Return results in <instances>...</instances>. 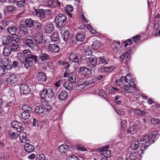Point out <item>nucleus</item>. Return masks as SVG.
<instances>
[{
    "instance_id": "f257e3e1",
    "label": "nucleus",
    "mask_w": 160,
    "mask_h": 160,
    "mask_svg": "<svg viewBox=\"0 0 160 160\" xmlns=\"http://www.w3.org/2000/svg\"><path fill=\"white\" fill-rule=\"evenodd\" d=\"M67 18L64 14H59L55 18L56 27L60 30L64 29L67 23Z\"/></svg>"
},
{
    "instance_id": "f03ea898",
    "label": "nucleus",
    "mask_w": 160,
    "mask_h": 160,
    "mask_svg": "<svg viewBox=\"0 0 160 160\" xmlns=\"http://www.w3.org/2000/svg\"><path fill=\"white\" fill-rule=\"evenodd\" d=\"M155 138L156 136L154 134H152L149 135H146L142 137L140 140L141 144H143L141 148V150L142 151L144 150L146 147L154 142Z\"/></svg>"
},
{
    "instance_id": "7ed1b4c3",
    "label": "nucleus",
    "mask_w": 160,
    "mask_h": 160,
    "mask_svg": "<svg viewBox=\"0 0 160 160\" xmlns=\"http://www.w3.org/2000/svg\"><path fill=\"white\" fill-rule=\"evenodd\" d=\"M50 56L45 53H42L39 55L38 57L34 56V61L36 63L39 65L44 64L45 62L50 59Z\"/></svg>"
},
{
    "instance_id": "20e7f679",
    "label": "nucleus",
    "mask_w": 160,
    "mask_h": 160,
    "mask_svg": "<svg viewBox=\"0 0 160 160\" xmlns=\"http://www.w3.org/2000/svg\"><path fill=\"white\" fill-rule=\"evenodd\" d=\"M99 150L101 154L104 156L101 160H108L107 158L110 157L111 153L110 150L108 149V147H103L100 148Z\"/></svg>"
},
{
    "instance_id": "39448f33",
    "label": "nucleus",
    "mask_w": 160,
    "mask_h": 160,
    "mask_svg": "<svg viewBox=\"0 0 160 160\" xmlns=\"http://www.w3.org/2000/svg\"><path fill=\"white\" fill-rule=\"evenodd\" d=\"M54 94L52 89L50 88L48 89H44L42 90L41 94L42 98H54Z\"/></svg>"
},
{
    "instance_id": "423d86ee",
    "label": "nucleus",
    "mask_w": 160,
    "mask_h": 160,
    "mask_svg": "<svg viewBox=\"0 0 160 160\" xmlns=\"http://www.w3.org/2000/svg\"><path fill=\"white\" fill-rule=\"evenodd\" d=\"M35 12L37 15L39 14L40 18L42 21V24L44 25L45 22L47 21L46 19L44 10L43 9H35Z\"/></svg>"
},
{
    "instance_id": "0eeeda50",
    "label": "nucleus",
    "mask_w": 160,
    "mask_h": 160,
    "mask_svg": "<svg viewBox=\"0 0 160 160\" xmlns=\"http://www.w3.org/2000/svg\"><path fill=\"white\" fill-rule=\"evenodd\" d=\"M136 90V88L131 85H126L121 88V91L123 92H135Z\"/></svg>"
},
{
    "instance_id": "6e6552de",
    "label": "nucleus",
    "mask_w": 160,
    "mask_h": 160,
    "mask_svg": "<svg viewBox=\"0 0 160 160\" xmlns=\"http://www.w3.org/2000/svg\"><path fill=\"white\" fill-rule=\"evenodd\" d=\"M89 63V66L92 71H95L96 65L97 63L96 58L93 56H91L90 57L87 58Z\"/></svg>"
},
{
    "instance_id": "1a4fd4ad",
    "label": "nucleus",
    "mask_w": 160,
    "mask_h": 160,
    "mask_svg": "<svg viewBox=\"0 0 160 160\" xmlns=\"http://www.w3.org/2000/svg\"><path fill=\"white\" fill-rule=\"evenodd\" d=\"M33 59L34 60V56L32 55H30V56L28 57L24 62V67L27 69H28L31 67L32 64V61Z\"/></svg>"
},
{
    "instance_id": "9d476101",
    "label": "nucleus",
    "mask_w": 160,
    "mask_h": 160,
    "mask_svg": "<svg viewBox=\"0 0 160 160\" xmlns=\"http://www.w3.org/2000/svg\"><path fill=\"white\" fill-rule=\"evenodd\" d=\"M21 92L24 94L29 93L30 92V88L26 84H22L19 86Z\"/></svg>"
},
{
    "instance_id": "9b49d317",
    "label": "nucleus",
    "mask_w": 160,
    "mask_h": 160,
    "mask_svg": "<svg viewBox=\"0 0 160 160\" xmlns=\"http://www.w3.org/2000/svg\"><path fill=\"white\" fill-rule=\"evenodd\" d=\"M45 32L47 33H50L53 30L54 28L53 25L52 24L48 23V22H45L44 25Z\"/></svg>"
},
{
    "instance_id": "f8f14e48",
    "label": "nucleus",
    "mask_w": 160,
    "mask_h": 160,
    "mask_svg": "<svg viewBox=\"0 0 160 160\" xmlns=\"http://www.w3.org/2000/svg\"><path fill=\"white\" fill-rule=\"evenodd\" d=\"M80 73L85 76L89 77L92 74L91 71L90 69L84 67L80 68Z\"/></svg>"
},
{
    "instance_id": "ddd939ff",
    "label": "nucleus",
    "mask_w": 160,
    "mask_h": 160,
    "mask_svg": "<svg viewBox=\"0 0 160 160\" xmlns=\"http://www.w3.org/2000/svg\"><path fill=\"white\" fill-rule=\"evenodd\" d=\"M11 126L12 128H16L18 132L21 131L22 128V124L16 121H13L11 123Z\"/></svg>"
},
{
    "instance_id": "4468645a",
    "label": "nucleus",
    "mask_w": 160,
    "mask_h": 160,
    "mask_svg": "<svg viewBox=\"0 0 160 160\" xmlns=\"http://www.w3.org/2000/svg\"><path fill=\"white\" fill-rule=\"evenodd\" d=\"M18 81V78L14 74L10 73L8 77L6 79V82H9L11 83H15Z\"/></svg>"
},
{
    "instance_id": "2eb2a0df",
    "label": "nucleus",
    "mask_w": 160,
    "mask_h": 160,
    "mask_svg": "<svg viewBox=\"0 0 160 160\" xmlns=\"http://www.w3.org/2000/svg\"><path fill=\"white\" fill-rule=\"evenodd\" d=\"M48 48L50 51L54 53H58L60 49L59 46L56 44L50 45Z\"/></svg>"
},
{
    "instance_id": "dca6fc26",
    "label": "nucleus",
    "mask_w": 160,
    "mask_h": 160,
    "mask_svg": "<svg viewBox=\"0 0 160 160\" xmlns=\"http://www.w3.org/2000/svg\"><path fill=\"white\" fill-rule=\"evenodd\" d=\"M36 77L37 80L40 82L45 81L47 80V77L45 73L42 72L38 73Z\"/></svg>"
},
{
    "instance_id": "f3484780",
    "label": "nucleus",
    "mask_w": 160,
    "mask_h": 160,
    "mask_svg": "<svg viewBox=\"0 0 160 160\" xmlns=\"http://www.w3.org/2000/svg\"><path fill=\"white\" fill-rule=\"evenodd\" d=\"M19 139L21 142L25 143L29 142V140L28 138L26 137V133L23 132L20 133Z\"/></svg>"
},
{
    "instance_id": "a211bd4d",
    "label": "nucleus",
    "mask_w": 160,
    "mask_h": 160,
    "mask_svg": "<svg viewBox=\"0 0 160 160\" xmlns=\"http://www.w3.org/2000/svg\"><path fill=\"white\" fill-rule=\"evenodd\" d=\"M130 50H128L126 52L123 53L122 55L120 57V62H122L123 61L125 58V57L126 56V61H128L130 59L131 55L130 52Z\"/></svg>"
},
{
    "instance_id": "6ab92c4d",
    "label": "nucleus",
    "mask_w": 160,
    "mask_h": 160,
    "mask_svg": "<svg viewBox=\"0 0 160 160\" xmlns=\"http://www.w3.org/2000/svg\"><path fill=\"white\" fill-rule=\"evenodd\" d=\"M23 41L24 43L29 48H32L34 46V43L31 39L25 38Z\"/></svg>"
},
{
    "instance_id": "aec40b11",
    "label": "nucleus",
    "mask_w": 160,
    "mask_h": 160,
    "mask_svg": "<svg viewBox=\"0 0 160 160\" xmlns=\"http://www.w3.org/2000/svg\"><path fill=\"white\" fill-rule=\"evenodd\" d=\"M43 40V35L41 33H38L35 35L34 40L38 44L42 43Z\"/></svg>"
},
{
    "instance_id": "412c9836",
    "label": "nucleus",
    "mask_w": 160,
    "mask_h": 160,
    "mask_svg": "<svg viewBox=\"0 0 160 160\" xmlns=\"http://www.w3.org/2000/svg\"><path fill=\"white\" fill-rule=\"evenodd\" d=\"M24 145V148L26 152L28 153L32 152L34 150V147L32 145L30 144L29 142L25 143Z\"/></svg>"
},
{
    "instance_id": "4be33fe9",
    "label": "nucleus",
    "mask_w": 160,
    "mask_h": 160,
    "mask_svg": "<svg viewBox=\"0 0 160 160\" xmlns=\"http://www.w3.org/2000/svg\"><path fill=\"white\" fill-rule=\"evenodd\" d=\"M17 28L14 25H11L7 28L8 32L11 35H15Z\"/></svg>"
},
{
    "instance_id": "5701e85b",
    "label": "nucleus",
    "mask_w": 160,
    "mask_h": 160,
    "mask_svg": "<svg viewBox=\"0 0 160 160\" xmlns=\"http://www.w3.org/2000/svg\"><path fill=\"white\" fill-rule=\"evenodd\" d=\"M28 27L25 26V25H21L19 27L20 31L24 35H27L29 34V29Z\"/></svg>"
},
{
    "instance_id": "b1692460",
    "label": "nucleus",
    "mask_w": 160,
    "mask_h": 160,
    "mask_svg": "<svg viewBox=\"0 0 160 160\" xmlns=\"http://www.w3.org/2000/svg\"><path fill=\"white\" fill-rule=\"evenodd\" d=\"M69 149L68 145L62 144L58 147V150L61 153H65Z\"/></svg>"
},
{
    "instance_id": "393cba45",
    "label": "nucleus",
    "mask_w": 160,
    "mask_h": 160,
    "mask_svg": "<svg viewBox=\"0 0 160 160\" xmlns=\"http://www.w3.org/2000/svg\"><path fill=\"white\" fill-rule=\"evenodd\" d=\"M8 136L9 138L11 140H15L18 137V134L17 132L8 131Z\"/></svg>"
},
{
    "instance_id": "a878e982",
    "label": "nucleus",
    "mask_w": 160,
    "mask_h": 160,
    "mask_svg": "<svg viewBox=\"0 0 160 160\" xmlns=\"http://www.w3.org/2000/svg\"><path fill=\"white\" fill-rule=\"evenodd\" d=\"M28 56L24 55V54L22 53H18L17 57L19 61L21 62V63L23 64L24 62L27 59Z\"/></svg>"
},
{
    "instance_id": "bb28decb",
    "label": "nucleus",
    "mask_w": 160,
    "mask_h": 160,
    "mask_svg": "<svg viewBox=\"0 0 160 160\" xmlns=\"http://www.w3.org/2000/svg\"><path fill=\"white\" fill-rule=\"evenodd\" d=\"M11 37L8 36L3 39L2 41V44L4 46L9 45L12 42Z\"/></svg>"
},
{
    "instance_id": "cd10ccee",
    "label": "nucleus",
    "mask_w": 160,
    "mask_h": 160,
    "mask_svg": "<svg viewBox=\"0 0 160 160\" xmlns=\"http://www.w3.org/2000/svg\"><path fill=\"white\" fill-rule=\"evenodd\" d=\"M34 21L31 18H27L25 21L26 26L28 28H31L34 25Z\"/></svg>"
},
{
    "instance_id": "c85d7f7f",
    "label": "nucleus",
    "mask_w": 160,
    "mask_h": 160,
    "mask_svg": "<svg viewBox=\"0 0 160 160\" xmlns=\"http://www.w3.org/2000/svg\"><path fill=\"white\" fill-rule=\"evenodd\" d=\"M85 36L82 33H78L75 36V38L78 41L82 42L85 39Z\"/></svg>"
},
{
    "instance_id": "c756f323",
    "label": "nucleus",
    "mask_w": 160,
    "mask_h": 160,
    "mask_svg": "<svg viewBox=\"0 0 160 160\" xmlns=\"http://www.w3.org/2000/svg\"><path fill=\"white\" fill-rule=\"evenodd\" d=\"M69 81L72 83H75L76 82L75 74L73 72H71L68 75Z\"/></svg>"
},
{
    "instance_id": "7c9ffc66",
    "label": "nucleus",
    "mask_w": 160,
    "mask_h": 160,
    "mask_svg": "<svg viewBox=\"0 0 160 160\" xmlns=\"http://www.w3.org/2000/svg\"><path fill=\"white\" fill-rule=\"evenodd\" d=\"M16 5L19 7H23L25 5V0H14Z\"/></svg>"
},
{
    "instance_id": "2f4dec72",
    "label": "nucleus",
    "mask_w": 160,
    "mask_h": 160,
    "mask_svg": "<svg viewBox=\"0 0 160 160\" xmlns=\"http://www.w3.org/2000/svg\"><path fill=\"white\" fill-rule=\"evenodd\" d=\"M68 93L65 91H62L58 95V98L61 100H63L67 97Z\"/></svg>"
},
{
    "instance_id": "473e14b6",
    "label": "nucleus",
    "mask_w": 160,
    "mask_h": 160,
    "mask_svg": "<svg viewBox=\"0 0 160 160\" xmlns=\"http://www.w3.org/2000/svg\"><path fill=\"white\" fill-rule=\"evenodd\" d=\"M59 38V34L54 32L51 36V39L52 41L56 42L58 41Z\"/></svg>"
},
{
    "instance_id": "72a5a7b5",
    "label": "nucleus",
    "mask_w": 160,
    "mask_h": 160,
    "mask_svg": "<svg viewBox=\"0 0 160 160\" xmlns=\"http://www.w3.org/2000/svg\"><path fill=\"white\" fill-rule=\"evenodd\" d=\"M12 52L10 47L9 46H7L4 48L3 53L4 55L8 56Z\"/></svg>"
},
{
    "instance_id": "f704fd0d",
    "label": "nucleus",
    "mask_w": 160,
    "mask_h": 160,
    "mask_svg": "<svg viewBox=\"0 0 160 160\" xmlns=\"http://www.w3.org/2000/svg\"><path fill=\"white\" fill-rule=\"evenodd\" d=\"M70 59L74 62H78L79 59L76 54L75 53H71L70 55Z\"/></svg>"
},
{
    "instance_id": "c9c22d12",
    "label": "nucleus",
    "mask_w": 160,
    "mask_h": 160,
    "mask_svg": "<svg viewBox=\"0 0 160 160\" xmlns=\"http://www.w3.org/2000/svg\"><path fill=\"white\" fill-rule=\"evenodd\" d=\"M10 45V46H8L10 47L11 50L13 52L17 50L19 47V44L16 43L11 42Z\"/></svg>"
},
{
    "instance_id": "e433bc0d",
    "label": "nucleus",
    "mask_w": 160,
    "mask_h": 160,
    "mask_svg": "<svg viewBox=\"0 0 160 160\" xmlns=\"http://www.w3.org/2000/svg\"><path fill=\"white\" fill-rule=\"evenodd\" d=\"M102 45L101 43L99 41L96 40L92 44V47L95 49H97L100 48Z\"/></svg>"
},
{
    "instance_id": "4c0bfd02",
    "label": "nucleus",
    "mask_w": 160,
    "mask_h": 160,
    "mask_svg": "<svg viewBox=\"0 0 160 160\" xmlns=\"http://www.w3.org/2000/svg\"><path fill=\"white\" fill-rule=\"evenodd\" d=\"M44 109L43 106H38L35 108V112L39 114H41L44 112Z\"/></svg>"
},
{
    "instance_id": "58836bf2",
    "label": "nucleus",
    "mask_w": 160,
    "mask_h": 160,
    "mask_svg": "<svg viewBox=\"0 0 160 160\" xmlns=\"http://www.w3.org/2000/svg\"><path fill=\"white\" fill-rule=\"evenodd\" d=\"M63 86L65 87L66 89L70 90L73 88L72 84L69 82H66L63 84Z\"/></svg>"
},
{
    "instance_id": "ea45409f",
    "label": "nucleus",
    "mask_w": 160,
    "mask_h": 160,
    "mask_svg": "<svg viewBox=\"0 0 160 160\" xmlns=\"http://www.w3.org/2000/svg\"><path fill=\"white\" fill-rule=\"evenodd\" d=\"M140 142L139 140H137L136 141H135L133 142L132 143L131 147L132 148V149L134 150L136 149L138 147Z\"/></svg>"
},
{
    "instance_id": "a19ab883",
    "label": "nucleus",
    "mask_w": 160,
    "mask_h": 160,
    "mask_svg": "<svg viewBox=\"0 0 160 160\" xmlns=\"http://www.w3.org/2000/svg\"><path fill=\"white\" fill-rule=\"evenodd\" d=\"M22 108L23 111L28 112L31 113L32 110V108L28 105H25L22 107Z\"/></svg>"
},
{
    "instance_id": "79ce46f5",
    "label": "nucleus",
    "mask_w": 160,
    "mask_h": 160,
    "mask_svg": "<svg viewBox=\"0 0 160 160\" xmlns=\"http://www.w3.org/2000/svg\"><path fill=\"white\" fill-rule=\"evenodd\" d=\"M32 125L33 126L39 127V128H41L40 122L35 118L33 119Z\"/></svg>"
},
{
    "instance_id": "37998d69",
    "label": "nucleus",
    "mask_w": 160,
    "mask_h": 160,
    "mask_svg": "<svg viewBox=\"0 0 160 160\" xmlns=\"http://www.w3.org/2000/svg\"><path fill=\"white\" fill-rule=\"evenodd\" d=\"M30 113L23 111L21 114L22 118L24 119H27L29 118L30 117Z\"/></svg>"
},
{
    "instance_id": "c03bdc74",
    "label": "nucleus",
    "mask_w": 160,
    "mask_h": 160,
    "mask_svg": "<svg viewBox=\"0 0 160 160\" xmlns=\"http://www.w3.org/2000/svg\"><path fill=\"white\" fill-rule=\"evenodd\" d=\"M69 32L68 30H67L64 32L62 35V37L63 39L65 41H66L68 39H69Z\"/></svg>"
},
{
    "instance_id": "a18cd8bd",
    "label": "nucleus",
    "mask_w": 160,
    "mask_h": 160,
    "mask_svg": "<svg viewBox=\"0 0 160 160\" xmlns=\"http://www.w3.org/2000/svg\"><path fill=\"white\" fill-rule=\"evenodd\" d=\"M115 67L113 66H111L108 67H105L103 68H102L101 70L102 72H109L115 69Z\"/></svg>"
},
{
    "instance_id": "49530a36",
    "label": "nucleus",
    "mask_w": 160,
    "mask_h": 160,
    "mask_svg": "<svg viewBox=\"0 0 160 160\" xmlns=\"http://www.w3.org/2000/svg\"><path fill=\"white\" fill-rule=\"evenodd\" d=\"M14 35V36H13L12 38L11 37V40L12 41V42H13L14 43H18V44H19V42L20 39L19 38V37L17 35Z\"/></svg>"
},
{
    "instance_id": "de8ad7c7",
    "label": "nucleus",
    "mask_w": 160,
    "mask_h": 160,
    "mask_svg": "<svg viewBox=\"0 0 160 160\" xmlns=\"http://www.w3.org/2000/svg\"><path fill=\"white\" fill-rule=\"evenodd\" d=\"M99 64H102L104 65L107 64L108 62L107 61L105 60V58L102 57H99Z\"/></svg>"
},
{
    "instance_id": "09e8293b",
    "label": "nucleus",
    "mask_w": 160,
    "mask_h": 160,
    "mask_svg": "<svg viewBox=\"0 0 160 160\" xmlns=\"http://www.w3.org/2000/svg\"><path fill=\"white\" fill-rule=\"evenodd\" d=\"M42 25H43L42 23L41 24L40 22H37L35 23L34 27L37 30L40 31L42 29Z\"/></svg>"
},
{
    "instance_id": "8fccbe9b",
    "label": "nucleus",
    "mask_w": 160,
    "mask_h": 160,
    "mask_svg": "<svg viewBox=\"0 0 160 160\" xmlns=\"http://www.w3.org/2000/svg\"><path fill=\"white\" fill-rule=\"evenodd\" d=\"M44 106L45 109L48 111H50L52 109V107L49 103L45 101L44 103Z\"/></svg>"
},
{
    "instance_id": "3c124183",
    "label": "nucleus",
    "mask_w": 160,
    "mask_h": 160,
    "mask_svg": "<svg viewBox=\"0 0 160 160\" xmlns=\"http://www.w3.org/2000/svg\"><path fill=\"white\" fill-rule=\"evenodd\" d=\"M12 23V22L9 20H6L3 21L2 25L3 27L9 26Z\"/></svg>"
},
{
    "instance_id": "603ef678",
    "label": "nucleus",
    "mask_w": 160,
    "mask_h": 160,
    "mask_svg": "<svg viewBox=\"0 0 160 160\" xmlns=\"http://www.w3.org/2000/svg\"><path fill=\"white\" fill-rule=\"evenodd\" d=\"M135 112L137 114L142 116H145L146 114V113L144 111L141 110L139 109H136Z\"/></svg>"
},
{
    "instance_id": "864d4df0",
    "label": "nucleus",
    "mask_w": 160,
    "mask_h": 160,
    "mask_svg": "<svg viewBox=\"0 0 160 160\" xmlns=\"http://www.w3.org/2000/svg\"><path fill=\"white\" fill-rule=\"evenodd\" d=\"M151 122L153 124L157 125L159 124L160 123V121L158 118H152L151 119Z\"/></svg>"
},
{
    "instance_id": "5fc2aeb1",
    "label": "nucleus",
    "mask_w": 160,
    "mask_h": 160,
    "mask_svg": "<svg viewBox=\"0 0 160 160\" xmlns=\"http://www.w3.org/2000/svg\"><path fill=\"white\" fill-rule=\"evenodd\" d=\"M15 7L12 6H9L7 8L8 13H11L15 10Z\"/></svg>"
},
{
    "instance_id": "6e6d98bb",
    "label": "nucleus",
    "mask_w": 160,
    "mask_h": 160,
    "mask_svg": "<svg viewBox=\"0 0 160 160\" xmlns=\"http://www.w3.org/2000/svg\"><path fill=\"white\" fill-rule=\"evenodd\" d=\"M36 158V160H45V157L43 154H40L37 156Z\"/></svg>"
},
{
    "instance_id": "4d7b16f0",
    "label": "nucleus",
    "mask_w": 160,
    "mask_h": 160,
    "mask_svg": "<svg viewBox=\"0 0 160 160\" xmlns=\"http://www.w3.org/2000/svg\"><path fill=\"white\" fill-rule=\"evenodd\" d=\"M66 11L68 13L73 11V8L71 5H68L66 6Z\"/></svg>"
},
{
    "instance_id": "13d9d810",
    "label": "nucleus",
    "mask_w": 160,
    "mask_h": 160,
    "mask_svg": "<svg viewBox=\"0 0 160 160\" xmlns=\"http://www.w3.org/2000/svg\"><path fill=\"white\" fill-rule=\"evenodd\" d=\"M12 62L10 61V62H9V64H7L5 65L4 66V69L5 68L6 70H10L12 68Z\"/></svg>"
},
{
    "instance_id": "bf43d9fd",
    "label": "nucleus",
    "mask_w": 160,
    "mask_h": 160,
    "mask_svg": "<svg viewBox=\"0 0 160 160\" xmlns=\"http://www.w3.org/2000/svg\"><path fill=\"white\" fill-rule=\"evenodd\" d=\"M128 77H129L128 74H127L125 77H124L123 76L120 79V81L122 83H124L125 82H128Z\"/></svg>"
},
{
    "instance_id": "052dcab7",
    "label": "nucleus",
    "mask_w": 160,
    "mask_h": 160,
    "mask_svg": "<svg viewBox=\"0 0 160 160\" xmlns=\"http://www.w3.org/2000/svg\"><path fill=\"white\" fill-rule=\"evenodd\" d=\"M124 44V47H126L128 45H130L132 43V41L131 39H128L126 41L123 42Z\"/></svg>"
},
{
    "instance_id": "680f3d73",
    "label": "nucleus",
    "mask_w": 160,
    "mask_h": 160,
    "mask_svg": "<svg viewBox=\"0 0 160 160\" xmlns=\"http://www.w3.org/2000/svg\"><path fill=\"white\" fill-rule=\"evenodd\" d=\"M66 160H78V159L74 156H69L67 157Z\"/></svg>"
},
{
    "instance_id": "e2e57ef3",
    "label": "nucleus",
    "mask_w": 160,
    "mask_h": 160,
    "mask_svg": "<svg viewBox=\"0 0 160 160\" xmlns=\"http://www.w3.org/2000/svg\"><path fill=\"white\" fill-rule=\"evenodd\" d=\"M2 65L3 66L7 64H9V62H10V60L7 58H4L2 60Z\"/></svg>"
},
{
    "instance_id": "0e129e2a",
    "label": "nucleus",
    "mask_w": 160,
    "mask_h": 160,
    "mask_svg": "<svg viewBox=\"0 0 160 160\" xmlns=\"http://www.w3.org/2000/svg\"><path fill=\"white\" fill-rule=\"evenodd\" d=\"M5 70L4 68L0 65V77L3 75L5 74Z\"/></svg>"
},
{
    "instance_id": "69168bd1",
    "label": "nucleus",
    "mask_w": 160,
    "mask_h": 160,
    "mask_svg": "<svg viewBox=\"0 0 160 160\" xmlns=\"http://www.w3.org/2000/svg\"><path fill=\"white\" fill-rule=\"evenodd\" d=\"M98 94L99 96L102 97H105L106 96L105 91L103 90H100Z\"/></svg>"
},
{
    "instance_id": "338daca9",
    "label": "nucleus",
    "mask_w": 160,
    "mask_h": 160,
    "mask_svg": "<svg viewBox=\"0 0 160 160\" xmlns=\"http://www.w3.org/2000/svg\"><path fill=\"white\" fill-rule=\"evenodd\" d=\"M85 53L86 57V56H89L92 54V51L88 48L85 50Z\"/></svg>"
},
{
    "instance_id": "774afa93",
    "label": "nucleus",
    "mask_w": 160,
    "mask_h": 160,
    "mask_svg": "<svg viewBox=\"0 0 160 160\" xmlns=\"http://www.w3.org/2000/svg\"><path fill=\"white\" fill-rule=\"evenodd\" d=\"M19 65V63L17 61L13 60L12 61V67L14 68L18 67Z\"/></svg>"
}]
</instances>
